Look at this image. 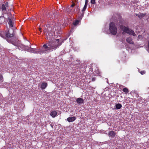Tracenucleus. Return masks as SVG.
Returning a JSON list of instances; mask_svg holds the SVG:
<instances>
[{
  "label": "nucleus",
  "mask_w": 149,
  "mask_h": 149,
  "mask_svg": "<svg viewBox=\"0 0 149 149\" xmlns=\"http://www.w3.org/2000/svg\"><path fill=\"white\" fill-rule=\"evenodd\" d=\"M61 44V43L59 42V40L56 39V41L52 42H49L47 43V45L45 44L43 45V47L41 49L37 50L36 49L30 48L29 52L36 53L39 54H41L44 53H47L49 50H55L57 47Z\"/></svg>",
  "instance_id": "f257e3e1"
},
{
  "label": "nucleus",
  "mask_w": 149,
  "mask_h": 149,
  "mask_svg": "<svg viewBox=\"0 0 149 149\" xmlns=\"http://www.w3.org/2000/svg\"><path fill=\"white\" fill-rule=\"evenodd\" d=\"M14 30L13 29L12 30V32H11L10 30H8L7 32H6L4 36L2 35L1 36L6 39V40L9 43H10L16 46L14 42L12 40V37L14 36Z\"/></svg>",
  "instance_id": "f03ea898"
},
{
  "label": "nucleus",
  "mask_w": 149,
  "mask_h": 149,
  "mask_svg": "<svg viewBox=\"0 0 149 149\" xmlns=\"http://www.w3.org/2000/svg\"><path fill=\"white\" fill-rule=\"evenodd\" d=\"M120 28L123 32H125L130 35H132L133 36H135L136 35L134 31L130 29L127 27L123 26L122 25L120 26Z\"/></svg>",
  "instance_id": "7ed1b4c3"
},
{
  "label": "nucleus",
  "mask_w": 149,
  "mask_h": 149,
  "mask_svg": "<svg viewBox=\"0 0 149 149\" xmlns=\"http://www.w3.org/2000/svg\"><path fill=\"white\" fill-rule=\"evenodd\" d=\"M109 31L110 33L113 35H116L117 31V28L113 22H110L109 24Z\"/></svg>",
  "instance_id": "20e7f679"
},
{
  "label": "nucleus",
  "mask_w": 149,
  "mask_h": 149,
  "mask_svg": "<svg viewBox=\"0 0 149 149\" xmlns=\"http://www.w3.org/2000/svg\"><path fill=\"white\" fill-rule=\"evenodd\" d=\"M7 14L8 24L10 27H13L14 25L15 19L12 17V15L10 13H7Z\"/></svg>",
  "instance_id": "39448f33"
},
{
  "label": "nucleus",
  "mask_w": 149,
  "mask_h": 149,
  "mask_svg": "<svg viewBox=\"0 0 149 149\" xmlns=\"http://www.w3.org/2000/svg\"><path fill=\"white\" fill-rule=\"evenodd\" d=\"M8 2H7L4 4H3L1 6V9L3 12V14H6L8 12L7 9H8Z\"/></svg>",
  "instance_id": "423d86ee"
},
{
  "label": "nucleus",
  "mask_w": 149,
  "mask_h": 149,
  "mask_svg": "<svg viewBox=\"0 0 149 149\" xmlns=\"http://www.w3.org/2000/svg\"><path fill=\"white\" fill-rule=\"evenodd\" d=\"M116 134V133L113 131H109L108 133L109 136L111 138H114Z\"/></svg>",
  "instance_id": "0eeeda50"
},
{
  "label": "nucleus",
  "mask_w": 149,
  "mask_h": 149,
  "mask_svg": "<svg viewBox=\"0 0 149 149\" xmlns=\"http://www.w3.org/2000/svg\"><path fill=\"white\" fill-rule=\"evenodd\" d=\"M76 102L78 104H81L84 103V100L82 98H79L77 99Z\"/></svg>",
  "instance_id": "6e6552de"
},
{
  "label": "nucleus",
  "mask_w": 149,
  "mask_h": 149,
  "mask_svg": "<svg viewBox=\"0 0 149 149\" xmlns=\"http://www.w3.org/2000/svg\"><path fill=\"white\" fill-rule=\"evenodd\" d=\"M127 42L130 44H134V42H133L132 39L131 37H128L126 39Z\"/></svg>",
  "instance_id": "1a4fd4ad"
},
{
  "label": "nucleus",
  "mask_w": 149,
  "mask_h": 149,
  "mask_svg": "<svg viewBox=\"0 0 149 149\" xmlns=\"http://www.w3.org/2000/svg\"><path fill=\"white\" fill-rule=\"evenodd\" d=\"M23 49L29 52L30 49L31 47H29L28 46H25L24 45H21Z\"/></svg>",
  "instance_id": "9d476101"
},
{
  "label": "nucleus",
  "mask_w": 149,
  "mask_h": 149,
  "mask_svg": "<svg viewBox=\"0 0 149 149\" xmlns=\"http://www.w3.org/2000/svg\"><path fill=\"white\" fill-rule=\"evenodd\" d=\"M48 29H45L44 30V33L45 35H46L47 36V39H50V37H49V34L48 33Z\"/></svg>",
  "instance_id": "9b49d317"
},
{
  "label": "nucleus",
  "mask_w": 149,
  "mask_h": 149,
  "mask_svg": "<svg viewBox=\"0 0 149 149\" xmlns=\"http://www.w3.org/2000/svg\"><path fill=\"white\" fill-rule=\"evenodd\" d=\"M76 119V118L74 116L72 117H69L67 118V121L69 122H72L74 121Z\"/></svg>",
  "instance_id": "f8f14e48"
},
{
  "label": "nucleus",
  "mask_w": 149,
  "mask_h": 149,
  "mask_svg": "<svg viewBox=\"0 0 149 149\" xmlns=\"http://www.w3.org/2000/svg\"><path fill=\"white\" fill-rule=\"evenodd\" d=\"M47 86V84L45 82H43L41 85V88L42 89H45Z\"/></svg>",
  "instance_id": "ddd939ff"
},
{
  "label": "nucleus",
  "mask_w": 149,
  "mask_h": 149,
  "mask_svg": "<svg viewBox=\"0 0 149 149\" xmlns=\"http://www.w3.org/2000/svg\"><path fill=\"white\" fill-rule=\"evenodd\" d=\"M57 114V112L55 111H52L50 113V115L53 118L55 117Z\"/></svg>",
  "instance_id": "4468645a"
},
{
  "label": "nucleus",
  "mask_w": 149,
  "mask_h": 149,
  "mask_svg": "<svg viewBox=\"0 0 149 149\" xmlns=\"http://www.w3.org/2000/svg\"><path fill=\"white\" fill-rule=\"evenodd\" d=\"M146 15V14L139 13L138 14H136V15L140 19H142Z\"/></svg>",
  "instance_id": "2eb2a0df"
},
{
  "label": "nucleus",
  "mask_w": 149,
  "mask_h": 149,
  "mask_svg": "<svg viewBox=\"0 0 149 149\" xmlns=\"http://www.w3.org/2000/svg\"><path fill=\"white\" fill-rule=\"evenodd\" d=\"M88 2V0H86L85 5L82 10V11L83 12L85 11V10L86 9V8Z\"/></svg>",
  "instance_id": "dca6fc26"
},
{
  "label": "nucleus",
  "mask_w": 149,
  "mask_h": 149,
  "mask_svg": "<svg viewBox=\"0 0 149 149\" xmlns=\"http://www.w3.org/2000/svg\"><path fill=\"white\" fill-rule=\"evenodd\" d=\"M5 21V18L3 16L0 17V24H2Z\"/></svg>",
  "instance_id": "f3484780"
},
{
  "label": "nucleus",
  "mask_w": 149,
  "mask_h": 149,
  "mask_svg": "<svg viewBox=\"0 0 149 149\" xmlns=\"http://www.w3.org/2000/svg\"><path fill=\"white\" fill-rule=\"evenodd\" d=\"M115 107H116V109H120L121 108L122 106V105L121 104H119V103H118V104H117L116 105Z\"/></svg>",
  "instance_id": "a211bd4d"
},
{
  "label": "nucleus",
  "mask_w": 149,
  "mask_h": 149,
  "mask_svg": "<svg viewBox=\"0 0 149 149\" xmlns=\"http://www.w3.org/2000/svg\"><path fill=\"white\" fill-rule=\"evenodd\" d=\"M122 90L126 94L127 93L129 92L128 89L126 88H123Z\"/></svg>",
  "instance_id": "6ab92c4d"
},
{
  "label": "nucleus",
  "mask_w": 149,
  "mask_h": 149,
  "mask_svg": "<svg viewBox=\"0 0 149 149\" xmlns=\"http://www.w3.org/2000/svg\"><path fill=\"white\" fill-rule=\"evenodd\" d=\"M79 20H76L73 23V24L74 26L77 25L79 22Z\"/></svg>",
  "instance_id": "aec40b11"
},
{
  "label": "nucleus",
  "mask_w": 149,
  "mask_h": 149,
  "mask_svg": "<svg viewBox=\"0 0 149 149\" xmlns=\"http://www.w3.org/2000/svg\"><path fill=\"white\" fill-rule=\"evenodd\" d=\"M3 77L2 75L0 74V82L3 81Z\"/></svg>",
  "instance_id": "412c9836"
},
{
  "label": "nucleus",
  "mask_w": 149,
  "mask_h": 149,
  "mask_svg": "<svg viewBox=\"0 0 149 149\" xmlns=\"http://www.w3.org/2000/svg\"><path fill=\"white\" fill-rule=\"evenodd\" d=\"M95 0H91V3L93 4H95Z\"/></svg>",
  "instance_id": "4be33fe9"
},
{
  "label": "nucleus",
  "mask_w": 149,
  "mask_h": 149,
  "mask_svg": "<svg viewBox=\"0 0 149 149\" xmlns=\"http://www.w3.org/2000/svg\"><path fill=\"white\" fill-rule=\"evenodd\" d=\"M74 4H72L71 6H70V8H69V9L71 10H72V9H71V8H72L74 6Z\"/></svg>",
  "instance_id": "5701e85b"
},
{
  "label": "nucleus",
  "mask_w": 149,
  "mask_h": 149,
  "mask_svg": "<svg viewBox=\"0 0 149 149\" xmlns=\"http://www.w3.org/2000/svg\"><path fill=\"white\" fill-rule=\"evenodd\" d=\"M96 79V78L95 77H93L92 79V81H94Z\"/></svg>",
  "instance_id": "b1692460"
},
{
  "label": "nucleus",
  "mask_w": 149,
  "mask_h": 149,
  "mask_svg": "<svg viewBox=\"0 0 149 149\" xmlns=\"http://www.w3.org/2000/svg\"><path fill=\"white\" fill-rule=\"evenodd\" d=\"M140 73L141 74H144L145 73V72L144 71H141L140 72Z\"/></svg>",
  "instance_id": "393cba45"
},
{
  "label": "nucleus",
  "mask_w": 149,
  "mask_h": 149,
  "mask_svg": "<svg viewBox=\"0 0 149 149\" xmlns=\"http://www.w3.org/2000/svg\"><path fill=\"white\" fill-rule=\"evenodd\" d=\"M77 11H80V10L79 7H77Z\"/></svg>",
  "instance_id": "a878e982"
},
{
  "label": "nucleus",
  "mask_w": 149,
  "mask_h": 149,
  "mask_svg": "<svg viewBox=\"0 0 149 149\" xmlns=\"http://www.w3.org/2000/svg\"><path fill=\"white\" fill-rule=\"evenodd\" d=\"M42 29V28H39V31H40V32H41V30Z\"/></svg>",
  "instance_id": "bb28decb"
},
{
  "label": "nucleus",
  "mask_w": 149,
  "mask_h": 149,
  "mask_svg": "<svg viewBox=\"0 0 149 149\" xmlns=\"http://www.w3.org/2000/svg\"><path fill=\"white\" fill-rule=\"evenodd\" d=\"M71 13H75V10H74V11H71Z\"/></svg>",
  "instance_id": "cd10ccee"
},
{
  "label": "nucleus",
  "mask_w": 149,
  "mask_h": 149,
  "mask_svg": "<svg viewBox=\"0 0 149 149\" xmlns=\"http://www.w3.org/2000/svg\"><path fill=\"white\" fill-rule=\"evenodd\" d=\"M138 37L139 38H140V37H141V35H139Z\"/></svg>",
  "instance_id": "c85d7f7f"
},
{
  "label": "nucleus",
  "mask_w": 149,
  "mask_h": 149,
  "mask_svg": "<svg viewBox=\"0 0 149 149\" xmlns=\"http://www.w3.org/2000/svg\"><path fill=\"white\" fill-rule=\"evenodd\" d=\"M83 15H84V13H82V15H82V16H83Z\"/></svg>",
  "instance_id": "c756f323"
},
{
  "label": "nucleus",
  "mask_w": 149,
  "mask_h": 149,
  "mask_svg": "<svg viewBox=\"0 0 149 149\" xmlns=\"http://www.w3.org/2000/svg\"><path fill=\"white\" fill-rule=\"evenodd\" d=\"M67 12H69V10H67Z\"/></svg>",
  "instance_id": "7c9ffc66"
},
{
  "label": "nucleus",
  "mask_w": 149,
  "mask_h": 149,
  "mask_svg": "<svg viewBox=\"0 0 149 149\" xmlns=\"http://www.w3.org/2000/svg\"><path fill=\"white\" fill-rule=\"evenodd\" d=\"M28 42L29 43H30L29 42Z\"/></svg>",
  "instance_id": "2f4dec72"
},
{
  "label": "nucleus",
  "mask_w": 149,
  "mask_h": 149,
  "mask_svg": "<svg viewBox=\"0 0 149 149\" xmlns=\"http://www.w3.org/2000/svg\"><path fill=\"white\" fill-rule=\"evenodd\" d=\"M122 87H124V86H122Z\"/></svg>",
  "instance_id": "473e14b6"
}]
</instances>
